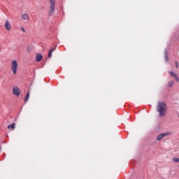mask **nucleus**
Segmentation results:
<instances>
[{
	"label": "nucleus",
	"instance_id": "nucleus-1",
	"mask_svg": "<svg viewBox=\"0 0 179 179\" xmlns=\"http://www.w3.org/2000/svg\"><path fill=\"white\" fill-rule=\"evenodd\" d=\"M157 111L160 117H164L167 113V105L164 102H159L157 106Z\"/></svg>",
	"mask_w": 179,
	"mask_h": 179
},
{
	"label": "nucleus",
	"instance_id": "nucleus-2",
	"mask_svg": "<svg viewBox=\"0 0 179 179\" xmlns=\"http://www.w3.org/2000/svg\"><path fill=\"white\" fill-rule=\"evenodd\" d=\"M17 66H19L17 61L13 60L11 62L10 68L13 75H16V73H17Z\"/></svg>",
	"mask_w": 179,
	"mask_h": 179
},
{
	"label": "nucleus",
	"instance_id": "nucleus-3",
	"mask_svg": "<svg viewBox=\"0 0 179 179\" xmlns=\"http://www.w3.org/2000/svg\"><path fill=\"white\" fill-rule=\"evenodd\" d=\"M50 9L49 10V15L50 16H52V15L54 14V12L55 10V0H50Z\"/></svg>",
	"mask_w": 179,
	"mask_h": 179
},
{
	"label": "nucleus",
	"instance_id": "nucleus-4",
	"mask_svg": "<svg viewBox=\"0 0 179 179\" xmlns=\"http://www.w3.org/2000/svg\"><path fill=\"white\" fill-rule=\"evenodd\" d=\"M4 27L7 31H10V30H12V25L10 24V21H9V20H6Z\"/></svg>",
	"mask_w": 179,
	"mask_h": 179
},
{
	"label": "nucleus",
	"instance_id": "nucleus-5",
	"mask_svg": "<svg viewBox=\"0 0 179 179\" xmlns=\"http://www.w3.org/2000/svg\"><path fill=\"white\" fill-rule=\"evenodd\" d=\"M13 94H14V96H20V89L17 87H14L13 89Z\"/></svg>",
	"mask_w": 179,
	"mask_h": 179
},
{
	"label": "nucleus",
	"instance_id": "nucleus-6",
	"mask_svg": "<svg viewBox=\"0 0 179 179\" xmlns=\"http://www.w3.org/2000/svg\"><path fill=\"white\" fill-rule=\"evenodd\" d=\"M169 135V133H163L157 136V141H162L163 138H166Z\"/></svg>",
	"mask_w": 179,
	"mask_h": 179
},
{
	"label": "nucleus",
	"instance_id": "nucleus-7",
	"mask_svg": "<svg viewBox=\"0 0 179 179\" xmlns=\"http://www.w3.org/2000/svg\"><path fill=\"white\" fill-rule=\"evenodd\" d=\"M170 75L173 76L176 82H179L178 75L176 74L173 71L169 72Z\"/></svg>",
	"mask_w": 179,
	"mask_h": 179
},
{
	"label": "nucleus",
	"instance_id": "nucleus-8",
	"mask_svg": "<svg viewBox=\"0 0 179 179\" xmlns=\"http://www.w3.org/2000/svg\"><path fill=\"white\" fill-rule=\"evenodd\" d=\"M36 59L37 61V62H40V61H41V59H43V55L41 54H37L36 57Z\"/></svg>",
	"mask_w": 179,
	"mask_h": 179
},
{
	"label": "nucleus",
	"instance_id": "nucleus-9",
	"mask_svg": "<svg viewBox=\"0 0 179 179\" xmlns=\"http://www.w3.org/2000/svg\"><path fill=\"white\" fill-rule=\"evenodd\" d=\"M21 16L23 20H27V19L29 17V14L27 13H22Z\"/></svg>",
	"mask_w": 179,
	"mask_h": 179
},
{
	"label": "nucleus",
	"instance_id": "nucleus-10",
	"mask_svg": "<svg viewBox=\"0 0 179 179\" xmlns=\"http://www.w3.org/2000/svg\"><path fill=\"white\" fill-rule=\"evenodd\" d=\"M167 86L168 87H173V86H174V80H171L169 83H168Z\"/></svg>",
	"mask_w": 179,
	"mask_h": 179
},
{
	"label": "nucleus",
	"instance_id": "nucleus-11",
	"mask_svg": "<svg viewBox=\"0 0 179 179\" xmlns=\"http://www.w3.org/2000/svg\"><path fill=\"white\" fill-rule=\"evenodd\" d=\"M29 97H30V92H27V96L24 98V101L25 102L29 101Z\"/></svg>",
	"mask_w": 179,
	"mask_h": 179
},
{
	"label": "nucleus",
	"instance_id": "nucleus-12",
	"mask_svg": "<svg viewBox=\"0 0 179 179\" xmlns=\"http://www.w3.org/2000/svg\"><path fill=\"white\" fill-rule=\"evenodd\" d=\"M15 125H16V124L13 123V124H11L8 125V129H13L15 128Z\"/></svg>",
	"mask_w": 179,
	"mask_h": 179
},
{
	"label": "nucleus",
	"instance_id": "nucleus-13",
	"mask_svg": "<svg viewBox=\"0 0 179 179\" xmlns=\"http://www.w3.org/2000/svg\"><path fill=\"white\" fill-rule=\"evenodd\" d=\"M165 61L169 62V57L167 56V49L165 50Z\"/></svg>",
	"mask_w": 179,
	"mask_h": 179
},
{
	"label": "nucleus",
	"instance_id": "nucleus-14",
	"mask_svg": "<svg viewBox=\"0 0 179 179\" xmlns=\"http://www.w3.org/2000/svg\"><path fill=\"white\" fill-rule=\"evenodd\" d=\"M173 162H174V163H179V158L178 157H174L173 158Z\"/></svg>",
	"mask_w": 179,
	"mask_h": 179
},
{
	"label": "nucleus",
	"instance_id": "nucleus-15",
	"mask_svg": "<svg viewBox=\"0 0 179 179\" xmlns=\"http://www.w3.org/2000/svg\"><path fill=\"white\" fill-rule=\"evenodd\" d=\"M57 50V46H55V48H51L50 50H49L50 52H54Z\"/></svg>",
	"mask_w": 179,
	"mask_h": 179
},
{
	"label": "nucleus",
	"instance_id": "nucleus-16",
	"mask_svg": "<svg viewBox=\"0 0 179 179\" xmlns=\"http://www.w3.org/2000/svg\"><path fill=\"white\" fill-rule=\"evenodd\" d=\"M51 57H52V52H50V50H49L48 57L51 58Z\"/></svg>",
	"mask_w": 179,
	"mask_h": 179
},
{
	"label": "nucleus",
	"instance_id": "nucleus-17",
	"mask_svg": "<svg viewBox=\"0 0 179 179\" xmlns=\"http://www.w3.org/2000/svg\"><path fill=\"white\" fill-rule=\"evenodd\" d=\"M21 30L22 31H23V33H26V30L24 29V27H21Z\"/></svg>",
	"mask_w": 179,
	"mask_h": 179
},
{
	"label": "nucleus",
	"instance_id": "nucleus-18",
	"mask_svg": "<svg viewBox=\"0 0 179 179\" xmlns=\"http://www.w3.org/2000/svg\"><path fill=\"white\" fill-rule=\"evenodd\" d=\"M176 67L178 68V62H176Z\"/></svg>",
	"mask_w": 179,
	"mask_h": 179
},
{
	"label": "nucleus",
	"instance_id": "nucleus-19",
	"mask_svg": "<svg viewBox=\"0 0 179 179\" xmlns=\"http://www.w3.org/2000/svg\"><path fill=\"white\" fill-rule=\"evenodd\" d=\"M178 117H179V114H178Z\"/></svg>",
	"mask_w": 179,
	"mask_h": 179
},
{
	"label": "nucleus",
	"instance_id": "nucleus-20",
	"mask_svg": "<svg viewBox=\"0 0 179 179\" xmlns=\"http://www.w3.org/2000/svg\"><path fill=\"white\" fill-rule=\"evenodd\" d=\"M0 151H1V148H0Z\"/></svg>",
	"mask_w": 179,
	"mask_h": 179
}]
</instances>
